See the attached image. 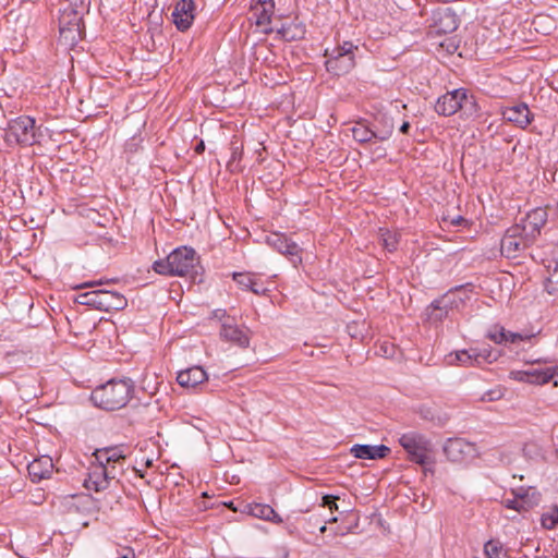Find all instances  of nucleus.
<instances>
[{
	"label": "nucleus",
	"mask_w": 558,
	"mask_h": 558,
	"mask_svg": "<svg viewBox=\"0 0 558 558\" xmlns=\"http://www.w3.org/2000/svg\"><path fill=\"white\" fill-rule=\"evenodd\" d=\"M27 470L33 482H39L44 478H48L53 470L52 459L48 456L35 459L28 464Z\"/></svg>",
	"instance_id": "nucleus-23"
},
{
	"label": "nucleus",
	"mask_w": 558,
	"mask_h": 558,
	"mask_svg": "<svg viewBox=\"0 0 558 558\" xmlns=\"http://www.w3.org/2000/svg\"><path fill=\"white\" fill-rule=\"evenodd\" d=\"M435 110L438 114L450 117L458 110H463L468 114H472L477 110V105L473 96H469L466 89L458 88L446 93L438 98Z\"/></svg>",
	"instance_id": "nucleus-5"
},
{
	"label": "nucleus",
	"mask_w": 558,
	"mask_h": 558,
	"mask_svg": "<svg viewBox=\"0 0 558 558\" xmlns=\"http://www.w3.org/2000/svg\"><path fill=\"white\" fill-rule=\"evenodd\" d=\"M267 243L279 253L288 256L294 267L302 263V257L300 256L301 250L299 245L295 242L290 241L283 234H271L267 238Z\"/></svg>",
	"instance_id": "nucleus-17"
},
{
	"label": "nucleus",
	"mask_w": 558,
	"mask_h": 558,
	"mask_svg": "<svg viewBox=\"0 0 558 558\" xmlns=\"http://www.w3.org/2000/svg\"><path fill=\"white\" fill-rule=\"evenodd\" d=\"M328 508L330 509L331 512L332 511H337L338 510V505L336 504V500L332 504H330L328 506Z\"/></svg>",
	"instance_id": "nucleus-46"
},
{
	"label": "nucleus",
	"mask_w": 558,
	"mask_h": 558,
	"mask_svg": "<svg viewBox=\"0 0 558 558\" xmlns=\"http://www.w3.org/2000/svg\"><path fill=\"white\" fill-rule=\"evenodd\" d=\"M267 521L274 522V523H281L282 518L272 509V513H270Z\"/></svg>",
	"instance_id": "nucleus-42"
},
{
	"label": "nucleus",
	"mask_w": 558,
	"mask_h": 558,
	"mask_svg": "<svg viewBox=\"0 0 558 558\" xmlns=\"http://www.w3.org/2000/svg\"><path fill=\"white\" fill-rule=\"evenodd\" d=\"M336 521H337V518H336V517H333V518L329 519V521H328V522H336Z\"/></svg>",
	"instance_id": "nucleus-49"
},
{
	"label": "nucleus",
	"mask_w": 558,
	"mask_h": 558,
	"mask_svg": "<svg viewBox=\"0 0 558 558\" xmlns=\"http://www.w3.org/2000/svg\"><path fill=\"white\" fill-rule=\"evenodd\" d=\"M74 14V20L65 22V12L63 13L60 20V33L64 34L65 32H80V21L81 17L77 16V13L72 11Z\"/></svg>",
	"instance_id": "nucleus-34"
},
{
	"label": "nucleus",
	"mask_w": 558,
	"mask_h": 558,
	"mask_svg": "<svg viewBox=\"0 0 558 558\" xmlns=\"http://www.w3.org/2000/svg\"><path fill=\"white\" fill-rule=\"evenodd\" d=\"M204 149H205V146H204V143H203V142H201V143L196 146V148H195V150H196L197 153H202Z\"/></svg>",
	"instance_id": "nucleus-45"
},
{
	"label": "nucleus",
	"mask_w": 558,
	"mask_h": 558,
	"mask_svg": "<svg viewBox=\"0 0 558 558\" xmlns=\"http://www.w3.org/2000/svg\"><path fill=\"white\" fill-rule=\"evenodd\" d=\"M487 337L497 344L517 343L531 338L519 332L508 331L499 326H495L494 329L489 330Z\"/></svg>",
	"instance_id": "nucleus-25"
},
{
	"label": "nucleus",
	"mask_w": 558,
	"mask_h": 558,
	"mask_svg": "<svg viewBox=\"0 0 558 558\" xmlns=\"http://www.w3.org/2000/svg\"><path fill=\"white\" fill-rule=\"evenodd\" d=\"M230 150L231 157L227 162L228 170L233 173L242 171V166L240 165V161L243 155V145H239L238 142L233 141L231 142Z\"/></svg>",
	"instance_id": "nucleus-28"
},
{
	"label": "nucleus",
	"mask_w": 558,
	"mask_h": 558,
	"mask_svg": "<svg viewBox=\"0 0 558 558\" xmlns=\"http://www.w3.org/2000/svg\"><path fill=\"white\" fill-rule=\"evenodd\" d=\"M432 312L429 313V317L436 320H441L448 314L449 305L446 301V296L440 300H436L430 305Z\"/></svg>",
	"instance_id": "nucleus-31"
},
{
	"label": "nucleus",
	"mask_w": 558,
	"mask_h": 558,
	"mask_svg": "<svg viewBox=\"0 0 558 558\" xmlns=\"http://www.w3.org/2000/svg\"><path fill=\"white\" fill-rule=\"evenodd\" d=\"M459 26V17L449 7L438 8L433 11L429 25L430 35H445L454 32Z\"/></svg>",
	"instance_id": "nucleus-11"
},
{
	"label": "nucleus",
	"mask_w": 558,
	"mask_h": 558,
	"mask_svg": "<svg viewBox=\"0 0 558 558\" xmlns=\"http://www.w3.org/2000/svg\"><path fill=\"white\" fill-rule=\"evenodd\" d=\"M392 125H389L385 131L377 132L369 129L364 122H357L352 129V136L359 143H369L373 140L387 141L392 134Z\"/></svg>",
	"instance_id": "nucleus-19"
},
{
	"label": "nucleus",
	"mask_w": 558,
	"mask_h": 558,
	"mask_svg": "<svg viewBox=\"0 0 558 558\" xmlns=\"http://www.w3.org/2000/svg\"><path fill=\"white\" fill-rule=\"evenodd\" d=\"M409 129H410V123L403 122L402 125L400 126V132L403 134H407L409 132Z\"/></svg>",
	"instance_id": "nucleus-44"
},
{
	"label": "nucleus",
	"mask_w": 558,
	"mask_h": 558,
	"mask_svg": "<svg viewBox=\"0 0 558 558\" xmlns=\"http://www.w3.org/2000/svg\"><path fill=\"white\" fill-rule=\"evenodd\" d=\"M279 33L286 40H298L302 39L305 35V26L302 23H290L288 25H283Z\"/></svg>",
	"instance_id": "nucleus-27"
},
{
	"label": "nucleus",
	"mask_w": 558,
	"mask_h": 558,
	"mask_svg": "<svg viewBox=\"0 0 558 558\" xmlns=\"http://www.w3.org/2000/svg\"><path fill=\"white\" fill-rule=\"evenodd\" d=\"M484 553L487 558H509L507 549L496 539H490L485 544Z\"/></svg>",
	"instance_id": "nucleus-29"
},
{
	"label": "nucleus",
	"mask_w": 558,
	"mask_h": 558,
	"mask_svg": "<svg viewBox=\"0 0 558 558\" xmlns=\"http://www.w3.org/2000/svg\"><path fill=\"white\" fill-rule=\"evenodd\" d=\"M545 289L549 294L558 292V267L549 263L547 265V277L545 279Z\"/></svg>",
	"instance_id": "nucleus-30"
},
{
	"label": "nucleus",
	"mask_w": 558,
	"mask_h": 558,
	"mask_svg": "<svg viewBox=\"0 0 558 558\" xmlns=\"http://www.w3.org/2000/svg\"><path fill=\"white\" fill-rule=\"evenodd\" d=\"M513 498L504 499L507 508L517 510L518 512L527 511L538 504V494L533 488L520 487L512 490Z\"/></svg>",
	"instance_id": "nucleus-16"
},
{
	"label": "nucleus",
	"mask_w": 558,
	"mask_h": 558,
	"mask_svg": "<svg viewBox=\"0 0 558 558\" xmlns=\"http://www.w3.org/2000/svg\"><path fill=\"white\" fill-rule=\"evenodd\" d=\"M196 264L195 251L191 247L182 246L171 252L167 258L156 260L153 268L157 274L165 276H185Z\"/></svg>",
	"instance_id": "nucleus-2"
},
{
	"label": "nucleus",
	"mask_w": 558,
	"mask_h": 558,
	"mask_svg": "<svg viewBox=\"0 0 558 558\" xmlns=\"http://www.w3.org/2000/svg\"><path fill=\"white\" fill-rule=\"evenodd\" d=\"M133 387L130 380H110L97 387L90 396L94 404L106 411H114L126 405Z\"/></svg>",
	"instance_id": "nucleus-1"
},
{
	"label": "nucleus",
	"mask_w": 558,
	"mask_h": 558,
	"mask_svg": "<svg viewBox=\"0 0 558 558\" xmlns=\"http://www.w3.org/2000/svg\"><path fill=\"white\" fill-rule=\"evenodd\" d=\"M530 363L532 365H534L535 363L538 364V363H541V360L530 362ZM557 376H558V365H553V366H548V367L531 366L527 369L510 372V378L518 380V381L533 384V385H545Z\"/></svg>",
	"instance_id": "nucleus-10"
},
{
	"label": "nucleus",
	"mask_w": 558,
	"mask_h": 558,
	"mask_svg": "<svg viewBox=\"0 0 558 558\" xmlns=\"http://www.w3.org/2000/svg\"><path fill=\"white\" fill-rule=\"evenodd\" d=\"M501 116L505 121L512 123L517 128L523 130L526 129L534 119V114L531 112L529 106L524 102L504 107L501 109Z\"/></svg>",
	"instance_id": "nucleus-15"
},
{
	"label": "nucleus",
	"mask_w": 558,
	"mask_h": 558,
	"mask_svg": "<svg viewBox=\"0 0 558 558\" xmlns=\"http://www.w3.org/2000/svg\"><path fill=\"white\" fill-rule=\"evenodd\" d=\"M208 379L207 373L201 366H193L180 371L177 375V381L180 386L195 388Z\"/></svg>",
	"instance_id": "nucleus-21"
},
{
	"label": "nucleus",
	"mask_w": 558,
	"mask_h": 558,
	"mask_svg": "<svg viewBox=\"0 0 558 558\" xmlns=\"http://www.w3.org/2000/svg\"><path fill=\"white\" fill-rule=\"evenodd\" d=\"M251 512L254 517L266 520L272 513V508L268 505L256 504L252 507Z\"/></svg>",
	"instance_id": "nucleus-37"
},
{
	"label": "nucleus",
	"mask_w": 558,
	"mask_h": 558,
	"mask_svg": "<svg viewBox=\"0 0 558 558\" xmlns=\"http://www.w3.org/2000/svg\"><path fill=\"white\" fill-rule=\"evenodd\" d=\"M326 530H327L326 525H323V526H320V529H319V531H320L322 533L326 532Z\"/></svg>",
	"instance_id": "nucleus-48"
},
{
	"label": "nucleus",
	"mask_w": 558,
	"mask_h": 558,
	"mask_svg": "<svg viewBox=\"0 0 558 558\" xmlns=\"http://www.w3.org/2000/svg\"><path fill=\"white\" fill-rule=\"evenodd\" d=\"M233 279L243 290H248L253 283L254 276L248 272H234Z\"/></svg>",
	"instance_id": "nucleus-36"
},
{
	"label": "nucleus",
	"mask_w": 558,
	"mask_h": 558,
	"mask_svg": "<svg viewBox=\"0 0 558 558\" xmlns=\"http://www.w3.org/2000/svg\"><path fill=\"white\" fill-rule=\"evenodd\" d=\"M5 141L26 146L34 145L37 142L35 120L28 116H21L11 120L5 131Z\"/></svg>",
	"instance_id": "nucleus-8"
},
{
	"label": "nucleus",
	"mask_w": 558,
	"mask_h": 558,
	"mask_svg": "<svg viewBox=\"0 0 558 558\" xmlns=\"http://www.w3.org/2000/svg\"><path fill=\"white\" fill-rule=\"evenodd\" d=\"M99 284H101L100 281H88V282H85L82 286H80V288H94Z\"/></svg>",
	"instance_id": "nucleus-43"
},
{
	"label": "nucleus",
	"mask_w": 558,
	"mask_h": 558,
	"mask_svg": "<svg viewBox=\"0 0 558 558\" xmlns=\"http://www.w3.org/2000/svg\"><path fill=\"white\" fill-rule=\"evenodd\" d=\"M446 457L454 463L471 461L477 456L475 444L463 438H450L444 446Z\"/></svg>",
	"instance_id": "nucleus-12"
},
{
	"label": "nucleus",
	"mask_w": 558,
	"mask_h": 558,
	"mask_svg": "<svg viewBox=\"0 0 558 558\" xmlns=\"http://www.w3.org/2000/svg\"><path fill=\"white\" fill-rule=\"evenodd\" d=\"M542 524L548 530L558 525V507L555 506L548 512L543 514Z\"/></svg>",
	"instance_id": "nucleus-35"
},
{
	"label": "nucleus",
	"mask_w": 558,
	"mask_h": 558,
	"mask_svg": "<svg viewBox=\"0 0 558 558\" xmlns=\"http://www.w3.org/2000/svg\"><path fill=\"white\" fill-rule=\"evenodd\" d=\"M444 221L449 222L450 226H454V227L462 226L463 223L466 222V220L462 216H456L451 219H449V217H445Z\"/></svg>",
	"instance_id": "nucleus-39"
},
{
	"label": "nucleus",
	"mask_w": 558,
	"mask_h": 558,
	"mask_svg": "<svg viewBox=\"0 0 558 558\" xmlns=\"http://www.w3.org/2000/svg\"><path fill=\"white\" fill-rule=\"evenodd\" d=\"M496 360V356L492 357V351L488 349H475L460 350L451 353L447 356V363L449 365L460 366H476L484 362H492Z\"/></svg>",
	"instance_id": "nucleus-13"
},
{
	"label": "nucleus",
	"mask_w": 558,
	"mask_h": 558,
	"mask_svg": "<svg viewBox=\"0 0 558 558\" xmlns=\"http://www.w3.org/2000/svg\"><path fill=\"white\" fill-rule=\"evenodd\" d=\"M76 302L104 312L120 311L128 305V301L122 294L106 289L81 293L77 295Z\"/></svg>",
	"instance_id": "nucleus-4"
},
{
	"label": "nucleus",
	"mask_w": 558,
	"mask_h": 558,
	"mask_svg": "<svg viewBox=\"0 0 558 558\" xmlns=\"http://www.w3.org/2000/svg\"><path fill=\"white\" fill-rule=\"evenodd\" d=\"M380 236L383 240V245L387 251L393 252L397 250V245L399 242L398 233L380 229Z\"/></svg>",
	"instance_id": "nucleus-33"
},
{
	"label": "nucleus",
	"mask_w": 558,
	"mask_h": 558,
	"mask_svg": "<svg viewBox=\"0 0 558 558\" xmlns=\"http://www.w3.org/2000/svg\"><path fill=\"white\" fill-rule=\"evenodd\" d=\"M336 499H338V497L336 496H332V495H325L322 499V506L323 507H328L330 504H332Z\"/></svg>",
	"instance_id": "nucleus-41"
},
{
	"label": "nucleus",
	"mask_w": 558,
	"mask_h": 558,
	"mask_svg": "<svg viewBox=\"0 0 558 558\" xmlns=\"http://www.w3.org/2000/svg\"><path fill=\"white\" fill-rule=\"evenodd\" d=\"M351 453L357 459L376 460L385 458L390 448L385 445H354L350 449Z\"/></svg>",
	"instance_id": "nucleus-22"
},
{
	"label": "nucleus",
	"mask_w": 558,
	"mask_h": 558,
	"mask_svg": "<svg viewBox=\"0 0 558 558\" xmlns=\"http://www.w3.org/2000/svg\"><path fill=\"white\" fill-rule=\"evenodd\" d=\"M398 442L408 453V459L411 462L424 466L425 472L428 470L427 465L434 462L430 458V453L433 452L432 440L424 434L411 430L401 434Z\"/></svg>",
	"instance_id": "nucleus-3"
},
{
	"label": "nucleus",
	"mask_w": 558,
	"mask_h": 558,
	"mask_svg": "<svg viewBox=\"0 0 558 558\" xmlns=\"http://www.w3.org/2000/svg\"><path fill=\"white\" fill-rule=\"evenodd\" d=\"M274 11V0H252L250 5V19L254 20L257 26L263 27L264 34H270L272 32L270 23Z\"/></svg>",
	"instance_id": "nucleus-14"
},
{
	"label": "nucleus",
	"mask_w": 558,
	"mask_h": 558,
	"mask_svg": "<svg viewBox=\"0 0 558 558\" xmlns=\"http://www.w3.org/2000/svg\"><path fill=\"white\" fill-rule=\"evenodd\" d=\"M194 11L195 3L192 0H181L177 3L172 17L178 29L184 32L191 27L194 21Z\"/></svg>",
	"instance_id": "nucleus-18"
},
{
	"label": "nucleus",
	"mask_w": 558,
	"mask_h": 558,
	"mask_svg": "<svg viewBox=\"0 0 558 558\" xmlns=\"http://www.w3.org/2000/svg\"><path fill=\"white\" fill-rule=\"evenodd\" d=\"M220 336L226 341L234 343L241 348H246L250 344V338L247 333L236 325L228 323L222 324Z\"/></svg>",
	"instance_id": "nucleus-24"
},
{
	"label": "nucleus",
	"mask_w": 558,
	"mask_h": 558,
	"mask_svg": "<svg viewBox=\"0 0 558 558\" xmlns=\"http://www.w3.org/2000/svg\"><path fill=\"white\" fill-rule=\"evenodd\" d=\"M84 487L96 493L108 490V494L112 495L117 502L120 499V495L116 494L117 490L108 476L105 464L100 462L96 461L89 466L87 477L84 480Z\"/></svg>",
	"instance_id": "nucleus-9"
},
{
	"label": "nucleus",
	"mask_w": 558,
	"mask_h": 558,
	"mask_svg": "<svg viewBox=\"0 0 558 558\" xmlns=\"http://www.w3.org/2000/svg\"><path fill=\"white\" fill-rule=\"evenodd\" d=\"M501 398V392L498 391V390H489V391H486L481 400L482 401H495V400H499Z\"/></svg>",
	"instance_id": "nucleus-38"
},
{
	"label": "nucleus",
	"mask_w": 558,
	"mask_h": 558,
	"mask_svg": "<svg viewBox=\"0 0 558 558\" xmlns=\"http://www.w3.org/2000/svg\"><path fill=\"white\" fill-rule=\"evenodd\" d=\"M248 290L255 294H263L266 291L264 286L262 283H259L255 278H254L253 283Z\"/></svg>",
	"instance_id": "nucleus-40"
},
{
	"label": "nucleus",
	"mask_w": 558,
	"mask_h": 558,
	"mask_svg": "<svg viewBox=\"0 0 558 558\" xmlns=\"http://www.w3.org/2000/svg\"><path fill=\"white\" fill-rule=\"evenodd\" d=\"M95 460L102 464L121 463L125 461V454L120 447H107L94 452Z\"/></svg>",
	"instance_id": "nucleus-26"
},
{
	"label": "nucleus",
	"mask_w": 558,
	"mask_h": 558,
	"mask_svg": "<svg viewBox=\"0 0 558 558\" xmlns=\"http://www.w3.org/2000/svg\"><path fill=\"white\" fill-rule=\"evenodd\" d=\"M123 465H124V462L105 464V468L107 469L108 476L117 492L120 490V478L119 477L123 474Z\"/></svg>",
	"instance_id": "nucleus-32"
},
{
	"label": "nucleus",
	"mask_w": 558,
	"mask_h": 558,
	"mask_svg": "<svg viewBox=\"0 0 558 558\" xmlns=\"http://www.w3.org/2000/svg\"><path fill=\"white\" fill-rule=\"evenodd\" d=\"M547 222V211L545 208L537 207L525 216V218L520 223L521 227H524V230L529 232L530 235L533 234V238L536 240L541 234V229Z\"/></svg>",
	"instance_id": "nucleus-20"
},
{
	"label": "nucleus",
	"mask_w": 558,
	"mask_h": 558,
	"mask_svg": "<svg viewBox=\"0 0 558 558\" xmlns=\"http://www.w3.org/2000/svg\"><path fill=\"white\" fill-rule=\"evenodd\" d=\"M357 46L352 41H343L342 45L335 47L330 52L327 49L325 62L328 72L335 75H343L349 73L355 66V54Z\"/></svg>",
	"instance_id": "nucleus-6"
},
{
	"label": "nucleus",
	"mask_w": 558,
	"mask_h": 558,
	"mask_svg": "<svg viewBox=\"0 0 558 558\" xmlns=\"http://www.w3.org/2000/svg\"><path fill=\"white\" fill-rule=\"evenodd\" d=\"M121 558H135V555L133 551H130V554L122 556Z\"/></svg>",
	"instance_id": "nucleus-47"
},
{
	"label": "nucleus",
	"mask_w": 558,
	"mask_h": 558,
	"mask_svg": "<svg viewBox=\"0 0 558 558\" xmlns=\"http://www.w3.org/2000/svg\"><path fill=\"white\" fill-rule=\"evenodd\" d=\"M535 241L533 234L530 235L524 227L517 223L506 231L500 242V251L507 258H515Z\"/></svg>",
	"instance_id": "nucleus-7"
}]
</instances>
